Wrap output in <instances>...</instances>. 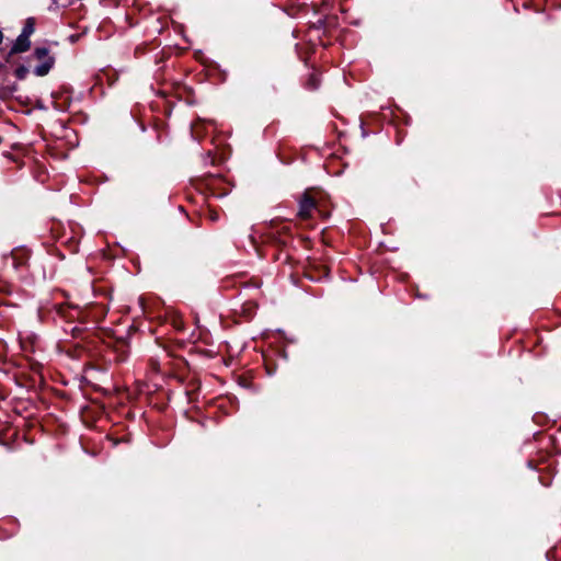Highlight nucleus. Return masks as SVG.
<instances>
[{"label": "nucleus", "mask_w": 561, "mask_h": 561, "mask_svg": "<svg viewBox=\"0 0 561 561\" xmlns=\"http://www.w3.org/2000/svg\"><path fill=\"white\" fill-rule=\"evenodd\" d=\"M321 83L320 73L316 70L309 73L307 80L305 81V88L309 91H316Z\"/></svg>", "instance_id": "nucleus-6"}, {"label": "nucleus", "mask_w": 561, "mask_h": 561, "mask_svg": "<svg viewBox=\"0 0 561 561\" xmlns=\"http://www.w3.org/2000/svg\"><path fill=\"white\" fill-rule=\"evenodd\" d=\"M19 524L13 518H8L0 524V539H8L18 533Z\"/></svg>", "instance_id": "nucleus-4"}, {"label": "nucleus", "mask_w": 561, "mask_h": 561, "mask_svg": "<svg viewBox=\"0 0 561 561\" xmlns=\"http://www.w3.org/2000/svg\"><path fill=\"white\" fill-rule=\"evenodd\" d=\"M68 311V308H64V307H60L59 309V313L62 316V317H67L66 312Z\"/></svg>", "instance_id": "nucleus-9"}, {"label": "nucleus", "mask_w": 561, "mask_h": 561, "mask_svg": "<svg viewBox=\"0 0 561 561\" xmlns=\"http://www.w3.org/2000/svg\"><path fill=\"white\" fill-rule=\"evenodd\" d=\"M3 37H4V36H3V33H2V31L0 30V44L2 43Z\"/></svg>", "instance_id": "nucleus-10"}, {"label": "nucleus", "mask_w": 561, "mask_h": 561, "mask_svg": "<svg viewBox=\"0 0 561 561\" xmlns=\"http://www.w3.org/2000/svg\"><path fill=\"white\" fill-rule=\"evenodd\" d=\"M540 448L534 457L527 461L530 469L538 471L539 481L543 486H549L556 472L557 460L554 456L561 454L551 435L539 436Z\"/></svg>", "instance_id": "nucleus-1"}, {"label": "nucleus", "mask_w": 561, "mask_h": 561, "mask_svg": "<svg viewBox=\"0 0 561 561\" xmlns=\"http://www.w3.org/2000/svg\"><path fill=\"white\" fill-rule=\"evenodd\" d=\"M30 47H31L30 38L26 37L25 35L20 34L18 36V38L15 39V42L13 43L9 55L12 56L15 54L25 53L30 49Z\"/></svg>", "instance_id": "nucleus-5"}, {"label": "nucleus", "mask_w": 561, "mask_h": 561, "mask_svg": "<svg viewBox=\"0 0 561 561\" xmlns=\"http://www.w3.org/2000/svg\"><path fill=\"white\" fill-rule=\"evenodd\" d=\"M317 208V203L314 197L311 195V191L307 190L300 196L298 201V214L297 216L301 220H307L311 218L313 210Z\"/></svg>", "instance_id": "nucleus-3"}, {"label": "nucleus", "mask_w": 561, "mask_h": 561, "mask_svg": "<svg viewBox=\"0 0 561 561\" xmlns=\"http://www.w3.org/2000/svg\"><path fill=\"white\" fill-rule=\"evenodd\" d=\"M35 31V19L34 18H27L26 21H25V24L22 28V32L21 34L22 35H25L26 37H31V35L34 33Z\"/></svg>", "instance_id": "nucleus-7"}, {"label": "nucleus", "mask_w": 561, "mask_h": 561, "mask_svg": "<svg viewBox=\"0 0 561 561\" xmlns=\"http://www.w3.org/2000/svg\"><path fill=\"white\" fill-rule=\"evenodd\" d=\"M207 217L210 221H217L219 219V213L214 209H209Z\"/></svg>", "instance_id": "nucleus-8"}, {"label": "nucleus", "mask_w": 561, "mask_h": 561, "mask_svg": "<svg viewBox=\"0 0 561 561\" xmlns=\"http://www.w3.org/2000/svg\"><path fill=\"white\" fill-rule=\"evenodd\" d=\"M33 55L39 61V65L34 69V73L38 77L46 76L55 64V58L50 56L49 49L47 47H36Z\"/></svg>", "instance_id": "nucleus-2"}]
</instances>
